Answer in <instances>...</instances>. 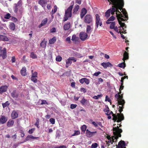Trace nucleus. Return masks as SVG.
<instances>
[{"instance_id":"49530a36","label":"nucleus","mask_w":148,"mask_h":148,"mask_svg":"<svg viewBox=\"0 0 148 148\" xmlns=\"http://www.w3.org/2000/svg\"><path fill=\"white\" fill-rule=\"evenodd\" d=\"M57 10V7L55 5L54 6V9H53L51 11V13L52 14H54L55 13Z\"/></svg>"},{"instance_id":"dca6fc26","label":"nucleus","mask_w":148,"mask_h":148,"mask_svg":"<svg viewBox=\"0 0 148 148\" xmlns=\"http://www.w3.org/2000/svg\"><path fill=\"white\" fill-rule=\"evenodd\" d=\"M121 21H123L121 20H118L119 23L120 25V26L119 27L121 28V27H122V29L123 30V32H125L126 31L125 29L126 28V26L125 23H122Z\"/></svg>"},{"instance_id":"cd10ccee","label":"nucleus","mask_w":148,"mask_h":148,"mask_svg":"<svg viewBox=\"0 0 148 148\" xmlns=\"http://www.w3.org/2000/svg\"><path fill=\"white\" fill-rule=\"evenodd\" d=\"M47 41L45 40V38L40 43V45L42 48H45L46 46Z\"/></svg>"},{"instance_id":"2f4dec72","label":"nucleus","mask_w":148,"mask_h":148,"mask_svg":"<svg viewBox=\"0 0 148 148\" xmlns=\"http://www.w3.org/2000/svg\"><path fill=\"white\" fill-rule=\"evenodd\" d=\"M129 58L128 53L127 52L125 51L123 55V59L124 61H125V60L128 59Z\"/></svg>"},{"instance_id":"39448f33","label":"nucleus","mask_w":148,"mask_h":148,"mask_svg":"<svg viewBox=\"0 0 148 148\" xmlns=\"http://www.w3.org/2000/svg\"><path fill=\"white\" fill-rule=\"evenodd\" d=\"M74 4L73 2V4L70 5L65 11V16H67L68 17H71L72 16V10L73 6Z\"/></svg>"},{"instance_id":"6e6d98bb","label":"nucleus","mask_w":148,"mask_h":148,"mask_svg":"<svg viewBox=\"0 0 148 148\" xmlns=\"http://www.w3.org/2000/svg\"><path fill=\"white\" fill-rule=\"evenodd\" d=\"M36 77H31V80L34 83H36L37 82V79L36 78Z\"/></svg>"},{"instance_id":"6ab92c4d","label":"nucleus","mask_w":148,"mask_h":148,"mask_svg":"<svg viewBox=\"0 0 148 148\" xmlns=\"http://www.w3.org/2000/svg\"><path fill=\"white\" fill-rule=\"evenodd\" d=\"M8 86L6 85L2 86L0 87V94H2L4 92H6L8 89Z\"/></svg>"},{"instance_id":"c9c22d12","label":"nucleus","mask_w":148,"mask_h":148,"mask_svg":"<svg viewBox=\"0 0 148 148\" xmlns=\"http://www.w3.org/2000/svg\"><path fill=\"white\" fill-rule=\"evenodd\" d=\"M56 40V38L54 36L52 38L50 39L49 40V43L50 44H53Z\"/></svg>"},{"instance_id":"7c9ffc66","label":"nucleus","mask_w":148,"mask_h":148,"mask_svg":"<svg viewBox=\"0 0 148 148\" xmlns=\"http://www.w3.org/2000/svg\"><path fill=\"white\" fill-rule=\"evenodd\" d=\"M14 124V121L11 120H9L8 122H7V125L8 127H12Z\"/></svg>"},{"instance_id":"c85d7f7f","label":"nucleus","mask_w":148,"mask_h":148,"mask_svg":"<svg viewBox=\"0 0 148 148\" xmlns=\"http://www.w3.org/2000/svg\"><path fill=\"white\" fill-rule=\"evenodd\" d=\"M71 24L70 23H67L64 24L63 28L64 30H66L69 29L70 27Z\"/></svg>"},{"instance_id":"0eeeda50","label":"nucleus","mask_w":148,"mask_h":148,"mask_svg":"<svg viewBox=\"0 0 148 148\" xmlns=\"http://www.w3.org/2000/svg\"><path fill=\"white\" fill-rule=\"evenodd\" d=\"M96 17V23H95V26H96V28L97 29L99 26H99H101L102 25V22L101 21V19L100 18V16L98 14H96L95 15Z\"/></svg>"},{"instance_id":"052dcab7","label":"nucleus","mask_w":148,"mask_h":148,"mask_svg":"<svg viewBox=\"0 0 148 148\" xmlns=\"http://www.w3.org/2000/svg\"><path fill=\"white\" fill-rule=\"evenodd\" d=\"M77 106L76 104H71L70 106V108L72 109H73L76 108Z\"/></svg>"},{"instance_id":"774afa93","label":"nucleus","mask_w":148,"mask_h":148,"mask_svg":"<svg viewBox=\"0 0 148 148\" xmlns=\"http://www.w3.org/2000/svg\"><path fill=\"white\" fill-rule=\"evenodd\" d=\"M34 129H32L30 130H29L28 131V133L29 134H32L34 131Z\"/></svg>"},{"instance_id":"c03bdc74","label":"nucleus","mask_w":148,"mask_h":148,"mask_svg":"<svg viewBox=\"0 0 148 148\" xmlns=\"http://www.w3.org/2000/svg\"><path fill=\"white\" fill-rule=\"evenodd\" d=\"M62 57L59 55L57 56L56 58V60L58 62H60L62 60Z\"/></svg>"},{"instance_id":"6e6552de","label":"nucleus","mask_w":148,"mask_h":148,"mask_svg":"<svg viewBox=\"0 0 148 148\" xmlns=\"http://www.w3.org/2000/svg\"><path fill=\"white\" fill-rule=\"evenodd\" d=\"M92 21V18L90 14H86L84 17V22L86 23L89 24Z\"/></svg>"},{"instance_id":"c756f323","label":"nucleus","mask_w":148,"mask_h":148,"mask_svg":"<svg viewBox=\"0 0 148 148\" xmlns=\"http://www.w3.org/2000/svg\"><path fill=\"white\" fill-rule=\"evenodd\" d=\"M79 6L77 5H76L73 10V13L74 14H76L77 12L78 11Z\"/></svg>"},{"instance_id":"864d4df0","label":"nucleus","mask_w":148,"mask_h":148,"mask_svg":"<svg viewBox=\"0 0 148 148\" xmlns=\"http://www.w3.org/2000/svg\"><path fill=\"white\" fill-rule=\"evenodd\" d=\"M103 95L102 94L98 95L97 96H94L93 98L96 99H98L99 98H101L102 96Z\"/></svg>"},{"instance_id":"bb28decb","label":"nucleus","mask_w":148,"mask_h":148,"mask_svg":"<svg viewBox=\"0 0 148 148\" xmlns=\"http://www.w3.org/2000/svg\"><path fill=\"white\" fill-rule=\"evenodd\" d=\"M8 39L6 36L0 34V40L8 41Z\"/></svg>"},{"instance_id":"473e14b6","label":"nucleus","mask_w":148,"mask_h":148,"mask_svg":"<svg viewBox=\"0 0 148 148\" xmlns=\"http://www.w3.org/2000/svg\"><path fill=\"white\" fill-rule=\"evenodd\" d=\"M47 21V19L46 18L44 19L42 21L41 23L38 26L39 28H40L42 26L44 25L45 24H46Z\"/></svg>"},{"instance_id":"ea45409f","label":"nucleus","mask_w":148,"mask_h":148,"mask_svg":"<svg viewBox=\"0 0 148 148\" xmlns=\"http://www.w3.org/2000/svg\"><path fill=\"white\" fill-rule=\"evenodd\" d=\"M110 9H108L105 12V16L107 18H108L110 16Z\"/></svg>"},{"instance_id":"b1692460","label":"nucleus","mask_w":148,"mask_h":148,"mask_svg":"<svg viewBox=\"0 0 148 148\" xmlns=\"http://www.w3.org/2000/svg\"><path fill=\"white\" fill-rule=\"evenodd\" d=\"M19 94L16 92V90H14L11 93V96L13 98L17 99L18 96Z\"/></svg>"},{"instance_id":"5701e85b","label":"nucleus","mask_w":148,"mask_h":148,"mask_svg":"<svg viewBox=\"0 0 148 148\" xmlns=\"http://www.w3.org/2000/svg\"><path fill=\"white\" fill-rule=\"evenodd\" d=\"M18 114L15 110H14L12 112L11 116L12 119H15L18 117Z\"/></svg>"},{"instance_id":"423d86ee","label":"nucleus","mask_w":148,"mask_h":148,"mask_svg":"<svg viewBox=\"0 0 148 148\" xmlns=\"http://www.w3.org/2000/svg\"><path fill=\"white\" fill-rule=\"evenodd\" d=\"M22 1L21 0H19L17 3H15L14 4V10L15 13H17L18 9L22 8Z\"/></svg>"},{"instance_id":"bf43d9fd","label":"nucleus","mask_w":148,"mask_h":148,"mask_svg":"<svg viewBox=\"0 0 148 148\" xmlns=\"http://www.w3.org/2000/svg\"><path fill=\"white\" fill-rule=\"evenodd\" d=\"M54 148H67V147L66 146L63 145L55 147Z\"/></svg>"},{"instance_id":"603ef678","label":"nucleus","mask_w":148,"mask_h":148,"mask_svg":"<svg viewBox=\"0 0 148 148\" xmlns=\"http://www.w3.org/2000/svg\"><path fill=\"white\" fill-rule=\"evenodd\" d=\"M4 17L5 19H9L11 17V15L10 13H8Z\"/></svg>"},{"instance_id":"393cba45","label":"nucleus","mask_w":148,"mask_h":148,"mask_svg":"<svg viewBox=\"0 0 148 148\" xmlns=\"http://www.w3.org/2000/svg\"><path fill=\"white\" fill-rule=\"evenodd\" d=\"M121 10H122V12L123 14V16H124V17L125 19V20H128V17L127 12L125 9H123V8H122Z\"/></svg>"},{"instance_id":"0e129e2a","label":"nucleus","mask_w":148,"mask_h":148,"mask_svg":"<svg viewBox=\"0 0 148 148\" xmlns=\"http://www.w3.org/2000/svg\"><path fill=\"white\" fill-rule=\"evenodd\" d=\"M115 18V17L113 16H112L108 19V20L111 21H114V20Z\"/></svg>"},{"instance_id":"58836bf2","label":"nucleus","mask_w":148,"mask_h":148,"mask_svg":"<svg viewBox=\"0 0 148 148\" xmlns=\"http://www.w3.org/2000/svg\"><path fill=\"white\" fill-rule=\"evenodd\" d=\"M10 28L12 30H14L15 29V25L13 23H10L9 25Z\"/></svg>"},{"instance_id":"680f3d73","label":"nucleus","mask_w":148,"mask_h":148,"mask_svg":"<svg viewBox=\"0 0 148 148\" xmlns=\"http://www.w3.org/2000/svg\"><path fill=\"white\" fill-rule=\"evenodd\" d=\"M105 101H108V102H110V103H111V100L110 98L108 97V96L106 95V96Z\"/></svg>"},{"instance_id":"a878e982","label":"nucleus","mask_w":148,"mask_h":148,"mask_svg":"<svg viewBox=\"0 0 148 148\" xmlns=\"http://www.w3.org/2000/svg\"><path fill=\"white\" fill-rule=\"evenodd\" d=\"M80 102L82 105H85L87 104L88 102V101L83 97L80 101Z\"/></svg>"},{"instance_id":"3c124183","label":"nucleus","mask_w":148,"mask_h":148,"mask_svg":"<svg viewBox=\"0 0 148 148\" xmlns=\"http://www.w3.org/2000/svg\"><path fill=\"white\" fill-rule=\"evenodd\" d=\"M98 146V144L97 143H93L91 146V148H96Z\"/></svg>"},{"instance_id":"79ce46f5","label":"nucleus","mask_w":148,"mask_h":148,"mask_svg":"<svg viewBox=\"0 0 148 148\" xmlns=\"http://www.w3.org/2000/svg\"><path fill=\"white\" fill-rule=\"evenodd\" d=\"M30 57L33 59H35L37 58V56L34 52H32L31 53Z\"/></svg>"},{"instance_id":"13d9d810","label":"nucleus","mask_w":148,"mask_h":148,"mask_svg":"<svg viewBox=\"0 0 148 148\" xmlns=\"http://www.w3.org/2000/svg\"><path fill=\"white\" fill-rule=\"evenodd\" d=\"M84 82H85L86 84H88L90 83V81L89 79L85 78V79H84Z\"/></svg>"},{"instance_id":"f3484780","label":"nucleus","mask_w":148,"mask_h":148,"mask_svg":"<svg viewBox=\"0 0 148 148\" xmlns=\"http://www.w3.org/2000/svg\"><path fill=\"white\" fill-rule=\"evenodd\" d=\"M47 0H38V3L42 6V7L44 8L46 6L47 2H48Z\"/></svg>"},{"instance_id":"37998d69","label":"nucleus","mask_w":148,"mask_h":148,"mask_svg":"<svg viewBox=\"0 0 148 148\" xmlns=\"http://www.w3.org/2000/svg\"><path fill=\"white\" fill-rule=\"evenodd\" d=\"M78 37H76L75 35H74L72 36L71 40L73 41H76L78 40Z\"/></svg>"},{"instance_id":"f704fd0d","label":"nucleus","mask_w":148,"mask_h":148,"mask_svg":"<svg viewBox=\"0 0 148 148\" xmlns=\"http://www.w3.org/2000/svg\"><path fill=\"white\" fill-rule=\"evenodd\" d=\"M21 73L23 76H25L27 74L26 73V69L25 67H23L21 71Z\"/></svg>"},{"instance_id":"de8ad7c7","label":"nucleus","mask_w":148,"mask_h":148,"mask_svg":"<svg viewBox=\"0 0 148 148\" xmlns=\"http://www.w3.org/2000/svg\"><path fill=\"white\" fill-rule=\"evenodd\" d=\"M115 22H112L110 26V28L111 29H113L115 27Z\"/></svg>"},{"instance_id":"72a5a7b5","label":"nucleus","mask_w":148,"mask_h":148,"mask_svg":"<svg viewBox=\"0 0 148 148\" xmlns=\"http://www.w3.org/2000/svg\"><path fill=\"white\" fill-rule=\"evenodd\" d=\"M72 62L69 58L66 61V67L68 68L69 66L71 65L72 64Z\"/></svg>"},{"instance_id":"f8f14e48","label":"nucleus","mask_w":148,"mask_h":148,"mask_svg":"<svg viewBox=\"0 0 148 148\" xmlns=\"http://www.w3.org/2000/svg\"><path fill=\"white\" fill-rule=\"evenodd\" d=\"M88 36V34L84 32H81L79 34V38L82 41H84L86 40Z\"/></svg>"},{"instance_id":"a19ab883","label":"nucleus","mask_w":148,"mask_h":148,"mask_svg":"<svg viewBox=\"0 0 148 148\" xmlns=\"http://www.w3.org/2000/svg\"><path fill=\"white\" fill-rule=\"evenodd\" d=\"M92 31V28L89 25H87L86 28V32L88 33H90Z\"/></svg>"},{"instance_id":"9d476101","label":"nucleus","mask_w":148,"mask_h":148,"mask_svg":"<svg viewBox=\"0 0 148 148\" xmlns=\"http://www.w3.org/2000/svg\"><path fill=\"white\" fill-rule=\"evenodd\" d=\"M2 48L0 47V56H2L3 59H5L6 57V51L5 48L1 50Z\"/></svg>"},{"instance_id":"a18cd8bd","label":"nucleus","mask_w":148,"mask_h":148,"mask_svg":"<svg viewBox=\"0 0 148 148\" xmlns=\"http://www.w3.org/2000/svg\"><path fill=\"white\" fill-rule=\"evenodd\" d=\"M103 111H104L105 112H107V113H106V114L107 115H109V112H110V110L109 109V108H108V106H107V108L106 109H104L103 110Z\"/></svg>"},{"instance_id":"412c9836","label":"nucleus","mask_w":148,"mask_h":148,"mask_svg":"<svg viewBox=\"0 0 148 148\" xmlns=\"http://www.w3.org/2000/svg\"><path fill=\"white\" fill-rule=\"evenodd\" d=\"M109 115L110 114H112V116H113V120L114 121V122L117 121L118 119H119V116H118V115H117L114 114L113 113V112L112 111H110L109 113Z\"/></svg>"},{"instance_id":"f03ea898","label":"nucleus","mask_w":148,"mask_h":148,"mask_svg":"<svg viewBox=\"0 0 148 148\" xmlns=\"http://www.w3.org/2000/svg\"><path fill=\"white\" fill-rule=\"evenodd\" d=\"M119 127V126H117L116 127H114L113 128V130L114 131L113 134L116 136L114 137L116 138V139L118 138L119 137H121V133L123 131Z\"/></svg>"},{"instance_id":"4c0bfd02","label":"nucleus","mask_w":148,"mask_h":148,"mask_svg":"<svg viewBox=\"0 0 148 148\" xmlns=\"http://www.w3.org/2000/svg\"><path fill=\"white\" fill-rule=\"evenodd\" d=\"M113 29H114V30L116 32H117L118 33H120V34H121V33H125V32H121V29H119V30L117 26L115 27Z\"/></svg>"},{"instance_id":"4d7b16f0","label":"nucleus","mask_w":148,"mask_h":148,"mask_svg":"<svg viewBox=\"0 0 148 148\" xmlns=\"http://www.w3.org/2000/svg\"><path fill=\"white\" fill-rule=\"evenodd\" d=\"M49 121L52 124H54L55 123V119L54 118H51L49 119Z\"/></svg>"},{"instance_id":"7ed1b4c3","label":"nucleus","mask_w":148,"mask_h":148,"mask_svg":"<svg viewBox=\"0 0 148 148\" xmlns=\"http://www.w3.org/2000/svg\"><path fill=\"white\" fill-rule=\"evenodd\" d=\"M112 4L114 6H112V8L109 9H110L111 11L110 12V13L112 15L114 14V12L116 11H117V10L118 8H119L120 11H121V9L123 7L124 5V4H121L119 3V5H116V4L112 3Z\"/></svg>"},{"instance_id":"9b49d317","label":"nucleus","mask_w":148,"mask_h":148,"mask_svg":"<svg viewBox=\"0 0 148 148\" xmlns=\"http://www.w3.org/2000/svg\"><path fill=\"white\" fill-rule=\"evenodd\" d=\"M116 148H126V144L125 142L123 140L120 141L117 145L116 144Z\"/></svg>"},{"instance_id":"aec40b11","label":"nucleus","mask_w":148,"mask_h":148,"mask_svg":"<svg viewBox=\"0 0 148 148\" xmlns=\"http://www.w3.org/2000/svg\"><path fill=\"white\" fill-rule=\"evenodd\" d=\"M86 9L85 8L82 9L80 14V16L81 18L82 19L87 13Z\"/></svg>"},{"instance_id":"a211bd4d","label":"nucleus","mask_w":148,"mask_h":148,"mask_svg":"<svg viewBox=\"0 0 148 148\" xmlns=\"http://www.w3.org/2000/svg\"><path fill=\"white\" fill-rule=\"evenodd\" d=\"M101 65L105 69H106L107 67H111L112 66V64L110 62H103L101 63Z\"/></svg>"},{"instance_id":"20e7f679","label":"nucleus","mask_w":148,"mask_h":148,"mask_svg":"<svg viewBox=\"0 0 148 148\" xmlns=\"http://www.w3.org/2000/svg\"><path fill=\"white\" fill-rule=\"evenodd\" d=\"M125 103L124 104L120 105L122 106H119V111L120 113H117L118 116H119V119L117 121V122H121L124 119V116L123 114L121 113L122 111L123 110V109L124 108V106Z\"/></svg>"},{"instance_id":"ddd939ff","label":"nucleus","mask_w":148,"mask_h":148,"mask_svg":"<svg viewBox=\"0 0 148 148\" xmlns=\"http://www.w3.org/2000/svg\"><path fill=\"white\" fill-rule=\"evenodd\" d=\"M108 1L110 2V1H111L112 3H114L117 5H119V3L124 4L123 0H108Z\"/></svg>"},{"instance_id":"338daca9","label":"nucleus","mask_w":148,"mask_h":148,"mask_svg":"<svg viewBox=\"0 0 148 148\" xmlns=\"http://www.w3.org/2000/svg\"><path fill=\"white\" fill-rule=\"evenodd\" d=\"M101 72H100V71H98V72H95V73L93 74V75L95 76H98L99 74H101Z\"/></svg>"},{"instance_id":"4be33fe9","label":"nucleus","mask_w":148,"mask_h":148,"mask_svg":"<svg viewBox=\"0 0 148 148\" xmlns=\"http://www.w3.org/2000/svg\"><path fill=\"white\" fill-rule=\"evenodd\" d=\"M7 120V118L5 116L1 115L0 118V123L3 124L6 122Z\"/></svg>"},{"instance_id":"69168bd1","label":"nucleus","mask_w":148,"mask_h":148,"mask_svg":"<svg viewBox=\"0 0 148 148\" xmlns=\"http://www.w3.org/2000/svg\"><path fill=\"white\" fill-rule=\"evenodd\" d=\"M37 73L36 72H34L33 73H32V77H37Z\"/></svg>"},{"instance_id":"4468645a","label":"nucleus","mask_w":148,"mask_h":148,"mask_svg":"<svg viewBox=\"0 0 148 148\" xmlns=\"http://www.w3.org/2000/svg\"><path fill=\"white\" fill-rule=\"evenodd\" d=\"M114 136H115L114 135L112 137V139L108 140V141H106L107 145L108 146H109L110 143L112 144L113 142H117L118 138L116 139V138L114 137Z\"/></svg>"},{"instance_id":"2eb2a0df","label":"nucleus","mask_w":148,"mask_h":148,"mask_svg":"<svg viewBox=\"0 0 148 148\" xmlns=\"http://www.w3.org/2000/svg\"><path fill=\"white\" fill-rule=\"evenodd\" d=\"M97 132H91L88 129L86 130V135L87 137L90 138L92 136L97 133Z\"/></svg>"},{"instance_id":"8fccbe9b","label":"nucleus","mask_w":148,"mask_h":148,"mask_svg":"<svg viewBox=\"0 0 148 148\" xmlns=\"http://www.w3.org/2000/svg\"><path fill=\"white\" fill-rule=\"evenodd\" d=\"M86 126L85 125H84L82 126L81 128V130L82 131L84 132L86 130Z\"/></svg>"},{"instance_id":"e2e57ef3","label":"nucleus","mask_w":148,"mask_h":148,"mask_svg":"<svg viewBox=\"0 0 148 148\" xmlns=\"http://www.w3.org/2000/svg\"><path fill=\"white\" fill-rule=\"evenodd\" d=\"M11 20L14 22H16L18 21L17 19L16 18L13 16L12 17Z\"/></svg>"},{"instance_id":"f257e3e1","label":"nucleus","mask_w":148,"mask_h":148,"mask_svg":"<svg viewBox=\"0 0 148 148\" xmlns=\"http://www.w3.org/2000/svg\"><path fill=\"white\" fill-rule=\"evenodd\" d=\"M115 97L117 101L118 105H121L125 103V101L123 99V94H121V90L119 91V92L115 95Z\"/></svg>"},{"instance_id":"09e8293b","label":"nucleus","mask_w":148,"mask_h":148,"mask_svg":"<svg viewBox=\"0 0 148 148\" xmlns=\"http://www.w3.org/2000/svg\"><path fill=\"white\" fill-rule=\"evenodd\" d=\"M9 105V103L8 101H6L5 103L2 104L3 107L4 108L8 106Z\"/></svg>"},{"instance_id":"e433bc0d","label":"nucleus","mask_w":148,"mask_h":148,"mask_svg":"<svg viewBox=\"0 0 148 148\" xmlns=\"http://www.w3.org/2000/svg\"><path fill=\"white\" fill-rule=\"evenodd\" d=\"M117 66L119 67L124 69L126 66V64L125 62V61H124V62L119 64Z\"/></svg>"},{"instance_id":"1a4fd4ad","label":"nucleus","mask_w":148,"mask_h":148,"mask_svg":"<svg viewBox=\"0 0 148 148\" xmlns=\"http://www.w3.org/2000/svg\"><path fill=\"white\" fill-rule=\"evenodd\" d=\"M118 9H117V11L116 12V14L118 20H121L123 21H125V19L123 18L124 17L121 12L119 11Z\"/></svg>"},{"instance_id":"5fc2aeb1","label":"nucleus","mask_w":148,"mask_h":148,"mask_svg":"<svg viewBox=\"0 0 148 148\" xmlns=\"http://www.w3.org/2000/svg\"><path fill=\"white\" fill-rule=\"evenodd\" d=\"M80 134V132L79 131H75L73 135V136L78 135Z\"/></svg>"}]
</instances>
